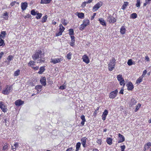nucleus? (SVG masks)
<instances>
[{"label":"nucleus","mask_w":151,"mask_h":151,"mask_svg":"<svg viewBox=\"0 0 151 151\" xmlns=\"http://www.w3.org/2000/svg\"><path fill=\"white\" fill-rule=\"evenodd\" d=\"M13 90L12 86L6 85L2 91V93L5 95H8Z\"/></svg>","instance_id":"nucleus-1"},{"label":"nucleus","mask_w":151,"mask_h":151,"mask_svg":"<svg viewBox=\"0 0 151 151\" xmlns=\"http://www.w3.org/2000/svg\"><path fill=\"white\" fill-rule=\"evenodd\" d=\"M42 51L38 50L32 56V58L34 60H35L39 59L40 58L42 57Z\"/></svg>","instance_id":"nucleus-2"},{"label":"nucleus","mask_w":151,"mask_h":151,"mask_svg":"<svg viewBox=\"0 0 151 151\" xmlns=\"http://www.w3.org/2000/svg\"><path fill=\"white\" fill-rule=\"evenodd\" d=\"M0 108L4 112H6L7 110L6 106L2 101H0Z\"/></svg>","instance_id":"nucleus-3"},{"label":"nucleus","mask_w":151,"mask_h":151,"mask_svg":"<svg viewBox=\"0 0 151 151\" xmlns=\"http://www.w3.org/2000/svg\"><path fill=\"white\" fill-rule=\"evenodd\" d=\"M102 5V2H100L96 4L93 8V11L94 12L97 10Z\"/></svg>","instance_id":"nucleus-4"},{"label":"nucleus","mask_w":151,"mask_h":151,"mask_svg":"<svg viewBox=\"0 0 151 151\" xmlns=\"http://www.w3.org/2000/svg\"><path fill=\"white\" fill-rule=\"evenodd\" d=\"M107 20L110 23H114L116 21V19L115 18L111 16V15H109L108 17Z\"/></svg>","instance_id":"nucleus-5"},{"label":"nucleus","mask_w":151,"mask_h":151,"mask_svg":"<svg viewBox=\"0 0 151 151\" xmlns=\"http://www.w3.org/2000/svg\"><path fill=\"white\" fill-rule=\"evenodd\" d=\"M63 60V59L62 58H55L54 59L51 58V59L50 62L53 63L54 64H56L61 61Z\"/></svg>","instance_id":"nucleus-6"},{"label":"nucleus","mask_w":151,"mask_h":151,"mask_svg":"<svg viewBox=\"0 0 151 151\" xmlns=\"http://www.w3.org/2000/svg\"><path fill=\"white\" fill-rule=\"evenodd\" d=\"M118 92V91L117 89L111 92L110 94L109 97L112 99L114 98L116 96Z\"/></svg>","instance_id":"nucleus-7"},{"label":"nucleus","mask_w":151,"mask_h":151,"mask_svg":"<svg viewBox=\"0 0 151 151\" xmlns=\"http://www.w3.org/2000/svg\"><path fill=\"white\" fill-rule=\"evenodd\" d=\"M83 61L87 64L89 63V60L88 57L86 55H84L82 57Z\"/></svg>","instance_id":"nucleus-8"},{"label":"nucleus","mask_w":151,"mask_h":151,"mask_svg":"<svg viewBox=\"0 0 151 151\" xmlns=\"http://www.w3.org/2000/svg\"><path fill=\"white\" fill-rule=\"evenodd\" d=\"M24 101L20 99L16 100L15 102V104L17 106H20L24 103Z\"/></svg>","instance_id":"nucleus-9"},{"label":"nucleus","mask_w":151,"mask_h":151,"mask_svg":"<svg viewBox=\"0 0 151 151\" xmlns=\"http://www.w3.org/2000/svg\"><path fill=\"white\" fill-rule=\"evenodd\" d=\"M27 3L26 2L22 3L21 4V9L23 11L25 10L27 6Z\"/></svg>","instance_id":"nucleus-10"},{"label":"nucleus","mask_w":151,"mask_h":151,"mask_svg":"<svg viewBox=\"0 0 151 151\" xmlns=\"http://www.w3.org/2000/svg\"><path fill=\"white\" fill-rule=\"evenodd\" d=\"M40 81L41 84L43 86H45L46 85V78L45 77H42L40 80Z\"/></svg>","instance_id":"nucleus-11"},{"label":"nucleus","mask_w":151,"mask_h":151,"mask_svg":"<svg viewBox=\"0 0 151 151\" xmlns=\"http://www.w3.org/2000/svg\"><path fill=\"white\" fill-rule=\"evenodd\" d=\"M127 86L129 90H132L134 88L132 83L130 82H129L127 84Z\"/></svg>","instance_id":"nucleus-12"},{"label":"nucleus","mask_w":151,"mask_h":151,"mask_svg":"<svg viewBox=\"0 0 151 151\" xmlns=\"http://www.w3.org/2000/svg\"><path fill=\"white\" fill-rule=\"evenodd\" d=\"M108 111L106 109L103 112L102 115V119L104 121L106 119V117L108 114Z\"/></svg>","instance_id":"nucleus-13"},{"label":"nucleus","mask_w":151,"mask_h":151,"mask_svg":"<svg viewBox=\"0 0 151 151\" xmlns=\"http://www.w3.org/2000/svg\"><path fill=\"white\" fill-rule=\"evenodd\" d=\"M45 58L43 57L40 58L38 59L37 60L36 62L37 63H42L44 62L45 61Z\"/></svg>","instance_id":"nucleus-14"},{"label":"nucleus","mask_w":151,"mask_h":151,"mask_svg":"<svg viewBox=\"0 0 151 151\" xmlns=\"http://www.w3.org/2000/svg\"><path fill=\"white\" fill-rule=\"evenodd\" d=\"M99 21L100 23L101 24L104 26H106V22L103 18H101L99 19Z\"/></svg>","instance_id":"nucleus-15"},{"label":"nucleus","mask_w":151,"mask_h":151,"mask_svg":"<svg viewBox=\"0 0 151 151\" xmlns=\"http://www.w3.org/2000/svg\"><path fill=\"white\" fill-rule=\"evenodd\" d=\"M119 137L121 138L120 140L118 141V143L123 142L124 141L125 139L124 136L120 134H118Z\"/></svg>","instance_id":"nucleus-16"},{"label":"nucleus","mask_w":151,"mask_h":151,"mask_svg":"<svg viewBox=\"0 0 151 151\" xmlns=\"http://www.w3.org/2000/svg\"><path fill=\"white\" fill-rule=\"evenodd\" d=\"M45 69L44 66L41 67L39 69V71L38 72V73L40 74H41L45 71Z\"/></svg>","instance_id":"nucleus-17"},{"label":"nucleus","mask_w":151,"mask_h":151,"mask_svg":"<svg viewBox=\"0 0 151 151\" xmlns=\"http://www.w3.org/2000/svg\"><path fill=\"white\" fill-rule=\"evenodd\" d=\"M81 118L82 120V122H81V124L83 126L84 125L85 122L86 121L85 117L83 115L81 117Z\"/></svg>","instance_id":"nucleus-18"},{"label":"nucleus","mask_w":151,"mask_h":151,"mask_svg":"<svg viewBox=\"0 0 151 151\" xmlns=\"http://www.w3.org/2000/svg\"><path fill=\"white\" fill-rule=\"evenodd\" d=\"M87 139V138L86 137H84L83 138L81 139V141L82 142V144L83 145V146L84 147H85V145L86 143V139Z\"/></svg>","instance_id":"nucleus-19"},{"label":"nucleus","mask_w":151,"mask_h":151,"mask_svg":"<svg viewBox=\"0 0 151 151\" xmlns=\"http://www.w3.org/2000/svg\"><path fill=\"white\" fill-rule=\"evenodd\" d=\"M77 15L79 18L81 19L83 18L84 17V14L83 13L77 12Z\"/></svg>","instance_id":"nucleus-20"},{"label":"nucleus","mask_w":151,"mask_h":151,"mask_svg":"<svg viewBox=\"0 0 151 151\" xmlns=\"http://www.w3.org/2000/svg\"><path fill=\"white\" fill-rule=\"evenodd\" d=\"M18 144L17 143H15L14 145V146H12V149L14 151H15L16 150V148H17L18 147Z\"/></svg>","instance_id":"nucleus-21"},{"label":"nucleus","mask_w":151,"mask_h":151,"mask_svg":"<svg viewBox=\"0 0 151 151\" xmlns=\"http://www.w3.org/2000/svg\"><path fill=\"white\" fill-rule=\"evenodd\" d=\"M2 17L6 20L8 19V13L7 12H6L3 14Z\"/></svg>","instance_id":"nucleus-22"},{"label":"nucleus","mask_w":151,"mask_h":151,"mask_svg":"<svg viewBox=\"0 0 151 151\" xmlns=\"http://www.w3.org/2000/svg\"><path fill=\"white\" fill-rule=\"evenodd\" d=\"M52 0H41V3L42 4H47L50 3Z\"/></svg>","instance_id":"nucleus-23"},{"label":"nucleus","mask_w":151,"mask_h":151,"mask_svg":"<svg viewBox=\"0 0 151 151\" xmlns=\"http://www.w3.org/2000/svg\"><path fill=\"white\" fill-rule=\"evenodd\" d=\"M151 146V143L150 142H149L145 144L144 148L146 150L147 149L149 148Z\"/></svg>","instance_id":"nucleus-24"},{"label":"nucleus","mask_w":151,"mask_h":151,"mask_svg":"<svg viewBox=\"0 0 151 151\" xmlns=\"http://www.w3.org/2000/svg\"><path fill=\"white\" fill-rule=\"evenodd\" d=\"M116 60L115 59L113 58L110 61L109 63V64H111L112 65H115L116 64Z\"/></svg>","instance_id":"nucleus-25"},{"label":"nucleus","mask_w":151,"mask_h":151,"mask_svg":"<svg viewBox=\"0 0 151 151\" xmlns=\"http://www.w3.org/2000/svg\"><path fill=\"white\" fill-rule=\"evenodd\" d=\"M115 66V65H112L111 64H109L108 67L109 70L110 71L112 70L114 68Z\"/></svg>","instance_id":"nucleus-26"},{"label":"nucleus","mask_w":151,"mask_h":151,"mask_svg":"<svg viewBox=\"0 0 151 151\" xmlns=\"http://www.w3.org/2000/svg\"><path fill=\"white\" fill-rule=\"evenodd\" d=\"M112 139L108 137L106 139V141L107 143L109 145H111L112 143Z\"/></svg>","instance_id":"nucleus-27"},{"label":"nucleus","mask_w":151,"mask_h":151,"mask_svg":"<svg viewBox=\"0 0 151 151\" xmlns=\"http://www.w3.org/2000/svg\"><path fill=\"white\" fill-rule=\"evenodd\" d=\"M120 32L122 34H124L126 32V29L124 27H122L120 29Z\"/></svg>","instance_id":"nucleus-28"},{"label":"nucleus","mask_w":151,"mask_h":151,"mask_svg":"<svg viewBox=\"0 0 151 151\" xmlns=\"http://www.w3.org/2000/svg\"><path fill=\"white\" fill-rule=\"evenodd\" d=\"M136 102H137L135 99H131L130 102V105L132 106L133 105H135L136 104Z\"/></svg>","instance_id":"nucleus-29"},{"label":"nucleus","mask_w":151,"mask_h":151,"mask_svg":"<svg viewBox=\"0 0 151 151\" xmlns=\"http://www.w3.org/2000/svg\"><path fill=\"white\" fill-rule=\"evenodd\" d=\"M6 34V31H2L0 35V37L2 38H4Z\"/></svg>","instance_id":"nucleus-30"},{"label":"nucleus","mask_w":151,"mask_h":151,"mask_svg":"<svg viewBox=\"0 0 151 151\" xmlns=\"http://www.w3.org/2000/svg\"><path fill=\"white\" fill-rule=\"evenodd\" d=\"M128 3L127 2H124V4L122 6V9L123 10H124L126 8V7L128 5Z\"/></svg>","instance_id":"nucleus-31"},{"label":"nucleus","mask_w":151,"mask_h":151,"mask_svg":"<svg viewBox=\"0 0 151 151\" xmlns=\"http://www.w3.org/2000/svg\"><path fill=\"white\" fill-rule=\"evenodd\" d=\"M143 77L141 76L138 78L136 81V83L137 84L139 83L142 80Z\"/></svg>","instance_id":"nucleus-32"},{"label":"nucleus","mask_w":151,"mask_h":151,"mask_svg":"<svg viewBox=\"0 0 151 151\" xmlns=\"http://www.w3.org/2000/svg\"><path fill=\"white\" fill-rule=\"evenodd\" d=\"M89 23V21L87 19H84L83 21V24L87 26Z\"/></svg>","instance_id":"nucleus-33"},{"label":"nucleus","mask_w":151,"mask_h":151,"mask_svg":"<svg viewBox=\"0 0 151 151\" xmlns=\"http://www.w3.org/2000/svg\"><path fill=\"white\" fill-rule=\"evenodd\" d=\"M59 31L63 32L65 29V28L63 26L62 24H60L59 25Z\"/></svg>","instance_id":"nucleus-34"},{"label":"nucleus","mask_w":151,"mask_h":151,"mask_svg":"<svg viewBox=\"0 0 151 151\" xmlns=\"http://www.w3.org/2000/svg\"><path fill=\"white\" fill-rule=\"evenodd\" d=\"M35 62L33 61H30L28 63V65L29 66H32V65H35Z\"/></svg>","instance_id":"nucleus-35"},{"label":"nucleus","mask_w":151,"mask_h":151,"mask_svg":"<svg viewBox=\"0 0 151 151\" xmlns=\"http://www.w3.org/2000/svg\"><path fill=\"white\" fill-rule=\"evenodd\" d=\"M47 18V15H46L44 16L42 18L41 22L42 23H44V22H45L46 21Z\"/></svg>","instance_id":"nucleus-36"},{"label":"nucleus","mask_w":151,"mask_h":151,"mask_svg":"<svg viewBox=\"0 0 151 151\" xmlns=\"http://www.w3.org/2000/svg\"><path fill=\"white\" fill-rule=\"evenodd\" d=\"M117 80L119 81H122V80H123V79H124L122 78V75H118L117 76Z\"/></svg>","instance_id":"nucleus-37"},{"label":"nucleus","mask_w":151,"mask_h":151,"mask_svg":"<svg viewBox=\"0 0 151 151\" xmlns=\"http://www.w3.org/2000/svg\"><path fill=\"white\" fill-rule=\"evenodd\" d=\"M20 70H17L14 73V76H19L20 74Z\"/></svg>","instance_id":"nucleus-38"},{"label":"nucleus","mask_w":151,"mask_h":151,"mask_svg":"<svg viewBox=\"0 0 151 151\" xmlns=\"http://www.w3.org/2000/svg\"><path fill=\"white\" fill-rule=\"evenodd\" d=\"M5 45V43L3 40L0 38V46H4Z\"/></svg>","instance_id":"nucleus-39"},{"label":"nucleus","mask_w":151,"mask_h":151,"mask_svg":"<svg viewBox=\"0 0 151 151\" xmlns=\"http://www.w3.org/2000/svg\"><path fill=\"white\" fill-rule=\"evenodd\" d=\"M69 34L71 36L74 34V31L73 29H71L69 30Z\"/></svg>","instance_id":"nucleus-40"},{"label":"nucleus","mask_w":151,"mask_h":151,"mask_svg":"<svg viewBox=\"0 0 151 151\" xmlns=\"http://www.w3.org/2000/svg\"><path fill=\"white\" fill-rule=\"evenodd\" d=\"M61 22L64 25H66L67 24V22H66V20L65 19H62Z\"/></svg>","instance_id":"nucleus-41"},{"label":"nucleus","mask_w":151,"mask_h":151,"mask_svg":"<svg viewBox=\"0 0 151 151\" xmlns=\"http://www.w3.org/2000/svg\"><path fill=\"white\" fill-rule=\"evenodd\" d=\"M36 14L37 15L36 17V18L37 19H40L42 15V14L40 13H37Z\"/></svg>","instance_id":"nucleus-42"},{"label":"nucleus","mask_w":151,"mask_h":151,"mask_svg":"<svg viewBox=\"0 0 151 151\" xmlns=\"http://www.w3.org/2000/svg\"><path fill=\"white\" fill-rule=\"evenodd\" d=\"M81 145V143L78 142L77 143L76 145V149L77 150H79V148L80 147Z\"/></svg>","instance_id":"nucleus-43"},{"label":"nucleus","mask_w":151,"mask_h":151,"mask_svg":"<svg viewBox=\"0 0 151 151\" xmlns=\"http://www.w3.org/2000/svg\"><path fill=\"white\" fill-rule=\"evenodd\" d=\"M42 88V86L40 85H37L36 86L35 88L37 91H39V89H41Z\"/></svg>","instance_id":"nucleus-44"},{"label":"nucleus","mask_w":151,"mask_h":151,"mask_svg":"<svg viewBox=\"0 0 151 151\" xmlns=\"http://www.w3.org/2000/svg\"><path fill=\"white\" fill-rule=\"evenodd\" d=\"M86 26L83 23L81 25V27H80V29L81 30H83Z\"/></svg>","instance_id":"nucleus-45"},{"label":"nucleus","mask_w":151,"mask_h":151,"mask_svg":"<svg viewBox=\"0 0 151 151\" xmlns=\"http://www.w3.org/2000/svg\"><path fill=\"white\" fill-rule=\"evenodd\" d=\"M13 57L11 55H9L7 58V60L10 62L11 60H13Z\"/></svg>","instance_id":"nucleus-46"},{"label":"nucleus","mask_w":151,"mask_h":151,"mask_svg":"<svg viewBox=\"0 0 151 151\" xmlns=\"http://www.w3.org/2000/svg\"><path fill=\"white\" fill-rule=\"evenodd\" d=\"M131 17L133 19H135L137 17V15L136 14L134 13L131 15Z\"/></svg>","instance_id":"nucleus-47"},{"label":"nucleus","mask_w":151,"mask_h":151,"mask_svg":"<svg viewBox=\"0 0 151 151\" xmlns=\"http://www.w3.org/2000/svg\"><path fill=\"white\" fill-rule=\"evenodd\" d=\"M72 55V53L71 52H69L67 55V58L69 59L70 60L71 59V56Z\"/></svg>","instance_id":"nucleus-48"},{"label":"nucleus","mask_w":151,"mask_h":151,"mask_svg":"<svg viewBox=\"0 0 151 151\" xmlns=\"http://www.w3.org/2000/svg\"><path fill=\"white\" fill-rule=\"evenodd\" d=\"M136 5L137 7H139L140 6V0H137V3Z\"/></svg>","instance_id":"nucleus-49"},{"label":"nucleus","mask_w":151,"mask_h":151,"mask_svg":"<svg viewBox=\"0 0 151 151\" xmlns=\"http://www.w3.org/2000/svg\"><path fill=\"white\" fill-rule=\"evenodd\" d=\"M127 64L129 65H131L132 64V60H129L127 62Z\"/></svg>","instance_id":"nucleus-50"},{"label":"nucleus","mask_w":151,"mask_h":151,"mask_svg":"<svg viewBox=\"0 0 151 151\" xmlns=\"http://www.w3.org/2000/svg\"><path fill=\"white\" fill-rule=\"evenodd\" d=\"M37 13L36 12H35L34 10L33 9L31 10V14L35 16V15Z\"/></svg>","instance_id":"nucleus-51"},{"label":"nucleus","mask_w":151,"mask_h":151,"mask_svg":"<svg viewBox=\"0 0 151 151\" xmlns=\"http://www.w3.org/2000/svg\"><path fill=\"white\" fill-rule=\"evenodd\" d=\"M141 106V104H138L137 106H136V109H135V111H136L138 109H139V108Z\"/></svg>","instance_id":"nucleus-52"},{"label":"nucleus","mask_w":151,"mask_h":151,"mask_svg":"<svg viewBox=\"0 0 151 151\" xmlns=\"http://www.w3.org/2000/svg\"><path fill=\"white\" fill-rule=\"evenodd\" d=\"M120 84L121 85H123V86H124L125 85V84L124 83V79H123V80L120 81Z\"/></svg>","instance_id":"nucleus-53"},{"label":"nucleus","mask_w":151,"mask_h":151,"mask_svg":"<svg viewBox=\"0 0 151 151\" xmlns=\"http://www.w3.org/2000/svg\"><path fill=\"white\" fill-rule=\"evenodd\" d=\"M8 149V146L7 144L5 145L3 147V150H7Z\"/></svg>","instance_id":"nucleus-54"},{"label":"nucleus","mask_w":151,"mask_h":151,"mask_svg":"<svg viewBox=\"0 0 151 151\" xmlns=\"http://www.w3.org/2000/svg\"><path fill=\"white\" fill-rule=\"evenodd\" d=\"M71 38V42H75V37L74 36H70Z\"/></svg>","instance_id":"nucleus-55"},{"label":"nucleus","mask_w":151,"mask_h":151,"mask_svg":"<svg viewBox=\"0 0 151 151\" xmlns=\"http://www.w3.org/2000/svg\"><path fill=\"white\" fill-rule=\"evenodd\" d=\"M66 88V86L65 85H63L62 86H61L60 88L59 89H61V90H63L65 88Z\"/></svg>","instance_id":"nucleus-56"},{"label":"nucleus","mask_w":151,"mask_h":151,"mask_svg":"<svg viewBox=\"0 0 151 151\" xmlns=\"http://www.w3.org/2000/svg\"><path fill=\"white\" fill-rule=\"evenodd\" d=\"M146 73L147 70H144L143 71L142 74L141 76L143 78L144 77V76L146 75Z\"/></svg>","instance_id":"nucleus-57"},{"label":"nucleus","mask_w":151,"mask_h":151,"mask_svg":"<svg viewBox=\"0 0 151 151\" xmlns=\"http://www.w3.org/2000/svg\"><path fill=\"white\" fill-rule=\"evenodd\" d=\"M96 142L97 143H98L100 145H101V143L102 142V140L101 139H97V140L96 141Z\"/></svg>","instance_id":"nucleus-58"},{"label":"nucleus","mask_w":151,"mask_h":151,"mask_svg":"<svg viewBox=\"0 0 151 151\" xmlns=\"http://www.w3.org/2000/svg\"><path fill=\"white\" fill-rule=\"evenodd\" d=\"M121 150L124 151V149L125 148V145L121 146L120 147Z\"/></svg>","instance_id":"nucleus-59"},{"label":"nucleus","mask_w":151,"mask_h":151,"mask_svg":"<svg viewBox=\"0 0 151 151\" xmlns=\"http://www.w3.org/2000/svg\"><path fill=\"white\" fill-rule=\"evenodd\" d=\"M86 4H87L86 1L83 2L81 5V6L82 7H84L86 6Z\"/></svg>","instance_id":"nucleus-60"},{"label":"nucleus","mask_w":151,"mask_h":151,"mask_svg":"<svg viewBox=\"0 0 151 151\" xmlns=\"http://www.w3.org/2000/svg\"><path fill=\"white\" fill-rule=\"evenodd\" d=\"M63 32L59 31V32L57 33L56 34V36H58L61 35H62Z\"/></svg>","instance_id":"nucleus-61"},{"label":"nucleus","mask_w":151,"mask_h":151,"mask_svg":"<svg viewBox=\"0 0 151 151\" xmlns=\"http://www.w3.org/2000/svg\"><path fill=\"white\" fill-rule=\"evenodd\" d=\"M32 67L34 69V70H37L39 68V67L38 66H37L36 67H33V66H32Z\"/></svg>","instance_id":"nucleus-62"},{"label":"nucleus","mask_w":151,"mask_h":151,"mask_svg":"<svg viewBox=\"0 0 151 151\" xmlns=\"http://www.w3.org/2000/svg\"><path fill=\"white\" fill-rule=\"evenodd\" d=\"M16 3V1H13L10 4V5L11 6H14L15 4V3Z\"/></svg>","instance_id":"nucleus-63"},{"label":"nucleus","mask_w":151,"mask_h":151,"mask_svg":"<svg viewBox=\"0 0 151 151\" xmlns=\"http://www.w3.org/2000/svg\"><path fill=\"white\" fill-rule=\"evenodd\" d=\"M73 148L72 147L69 148H68L66 151H72Z\"/></svg>","instance_id":"nucleus-64"}]
</instances>
